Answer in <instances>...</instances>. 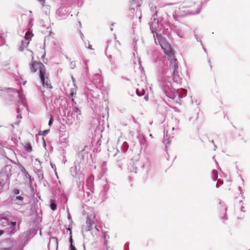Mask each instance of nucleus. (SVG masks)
Instances as JSON below:
<instances>
[{
  "mask_svg": "<svg viewBox=\"0 0 250 250\" xmlns=\"http://www.w3.org/2000/svg\"><path fill=\"white\" fill-rule=\"evenodd\" d=\"M74 111L75 112H80V109H79V108L77 107H75V110H74Z\"/></svg>",
  "mask_w": 250,
  "mask_h": 250,
  "instance_id": "13",
  "label": "nucleus"
},
{
  "mask_svg": "<svg viewBox=\"0 0 250 250\" xmlns=\"http://www.w3.org/2000/svg\"><path fill=\"white\" fill-rule=\"evenodd\" d=\"M167 59L169 61H170V66L172 67L174 69L173 73L175 75V73L176 72V69L178 68V61L177 59L175 58V54L173 55V56H170L167 58Z\"/></svg>",
  "mask_w": 250,
  "mask_h": 250,
  "instance_id": "5",
  "label": "nucleus"
},
{
  "mask_svg": "<svg viewBox=\"0 0 250 250\" xmlns=\"http://www.w3.org/2000/svg\"><path fill=\"white\" fill-rule=\"evenodd\" d=\"M24 147L25 149L28 152H31L32 150L31 145L29 143L26 144Z\"/></svg>",
  "mask_w": 250,
  "mask_h": 250,
  "instance_id": "6",
  "label": "nucleus"
},
{
  "mask_svg": "<svg viewBox=\"0 0 250 250\" xmlns=\"http://www.w3.org/2000/svg\"><path fill=\"white\" fill-rule=\"evenodd\" d=\"M9 241L10 242V245H9V247L7 248L0 249V250H11L12 248L13 247V245L12 241H11L10 240H9Z\"/></svg>",
  "mask_w": 250,
  "mask_h": 250,
  "instance_id": "7",
  "label": "nucleus"
},
{
  "mask_svg": "<svg viewBox=\"0 0 250 250\" xmlns=\"http://www.w3.org/2000/svg\"><path fill=\"white\" fill-rule=\"evenodd\" d=\"M16 198L18 200H21L22 201L23 199V198L21 196H18L16 197Z\"/></svg>",
  "mask_w": 250,
  "mask_h": 250,
  "instance_id": "14",
  "label": "nucleus"
},
{
  "mask_svg": "<svg viewBox=\"0 0 250 250\" xmlns=\"http://www.w3.org/2000/svg\"><path fill=\"white\" fill-rule=\"evenodd\" d=\"M70 249H71V250H76L75 246L73 245V244L70 245Z\"/></svg>",
  "mask_w": 250,
  "mask_h": 250,
  "instance_id": "12",
  "label": "nucleus"
},
{
  "mask_svg": "<svg viewBox=\"0 0 250 250\" xmlns=\"http://www.w3.org/2000/svg\"><path fill=\"white\" fill-rule=\"evenodd\" d=\"M14 193L16 194H18L19 193V190L18 189H15L14 190Z\"/></svg>",
  "mask_w": 250,
  "mask_h": 250,
  "instance_id": "17",
  "label": "nucleus"
},
{
  "mask_svg": "<svg viewBox=\"0 0 250 250\" xmlns=\"http://www.w3.org/2000/svg\"><path fill=\"white\" fill-rule=\"evenodd\" d=\"M74 94H76V93H74L72 90H71V92L70 93V95L71 96H73Z\"/></svg>",
  "mask_w": 250,
  "mask_h": 250,
  "instance_id": "16",
  "label": "nucleus"
},
{
  "mask_svg": "<svg viewBox=\"0 0 250 250\" xmlns=\"http://www.w3.org/2000/svg\"><path fill=\"white\" fill-rule=\"evenodd\" d=\"M88 48L91 49V50H93V48H92V46L91 44H88Z\"/></svg>",
  "mask_w": 250,
  "mask_h": 250,
  "instance_id": "18",
  "label": "nucleus"
},
{
  "mask_svg": "<svg viewBox=\"0 0 250 250\" xmlns=\"http://www.w3.org/2000/svg\"><path fill=\"white\" fill-rule=\"evenodd\" d=\"M32 36L33 35L32 34V33L27 32L25 34V39L29 40L30 38H31Z\"/></svg>",
  "mask_w": 250,
  "mask_h": 250,
  "instance_id": "10",
  "label": "nucleus"
},
{
  "mask_svg": "<svg viewBox=\"0 0 250 250\" xmlns=\"http://www.w3.org/2000/svg\"><path fill=\"white\" fill-rule=\"evenodd\" d=\"M50 208L52 209V210H55L56 209L57 205L55 204V203L54 202V200L51 201V203L50 204Z\"/></svg>",
  "mask_w": 250,
  "mask_h": 250,
  "instance_id": "8",
  "label": "nucleus"
},
{
  "mask_svg": "<svg viewBox=\"0 0 250 250\" xmlns=\"http://www.w3.org/2000/svg\"><path fill=\"white\" fill-rule=\"evenodd\" d=\"M49 129L45 130L43 131H40L39 132V134L40 135L45 136L49 132Z\"/></svg>",
  "mask_w": 250,
  "mask_h": 250,
  "instance_id": "9",
  "label": "nucleus"
},
{
  "mask_svg": "<svg viewBox=\"0 0 250 250\" xmlns=\"http://www.w3.org/2000/svg\"><path fill=\"white\" fill-rule=\"evenodd\" d=\"M34 57L32 56V61L29 64L30 72L35 75H38L44 87L47 88H52L51 84L48 82V79L46 75V69L43 63L33 60Z\"/></svg>",
  "mask_w": 250,
  "mask_h": 250,
  "instance_id": "1",
  "label": "nucleus"
},
{
  "mask_svg": "<svg viewBox=\"0 0 250 250\" xmlns=\"http://www.w3.org/2000/svg\"><path fill=\"white\" fill-rule=\"evenodd\" d=\"M95 217V214L93 213V217H90L87 216L86 218V227L85 228L86 231H90L91 230L92 226H94L95 228L98 231V229L97 228V225L95 224L94 219Z\"/></svg>",
  "mask_w": 250,
  "mask_h": 250,
  "instance_id": "4",
  "label": "nucleus"
},
{
  "mask_svg": "<svg viewBox=\"0 0 250 250\" xmlns=\"http://www.w3.org/2000/svg\"><path fill=\"white\" fill-rule=\"evenodd\" d=\"M42 4V5H43L44 2H45V0H38Z\"/></svg>",
  "mask_w": 250,
  "mask_h": 250,
  "instance_id": "15",
  "label": "nucleus"
},
{
  "mask_svg": "<svg viewBox=\"0 0 250 250\" xmlns=\"http://www.w3.org/2000/svg\"><path fill=\"white\" fill-rule=\"evenodd\" d=\"M156 36L161 48L163 49L164 53L167 56V58L169 57L173 56L175 53L169 43L162 38L160 35L157 34Z\"/></svg>",
  "mask_w": 250,
  "mask_h": 250,
  "instance_id": "2",
  "label": "nucleus"
},
{
  "mask_svg": "<svg viewBox=\"0 0 250 250\" xmlns=\"http://www.w3.org/2000/svg\"><path fill=\"white\" fill-rule=\"evenodd\" d=\"M179 9L181 12H186L188 14H196L200 11V7L198 4L193 3L186 5H180Z\"/></svg>",
  "mask_w": 250,
  "mask_h": 250,
  "instance_id": "3",
  "label": "nucleus"
},
{
  "mask_svg": "<svg viewBox=\"0 0 250 250\" xmlns=\"http://www.w3.org/2000/svg\"><path fill=\"white\" fill-rule=\"evenodd\" d=\"M4 231L2 230H0V235H1V234H2L3 233Z\"/></svg>",
  "mask_w": 250,
  "mask_h": 250,
  "instance_id": "22",
  "label": "nucleus"
},
{
  "mask_svg": "<svg viewBox=\"0 0 250 250\" xmlns=\"http://www.w3.org/2000/svg\"><path fill=\"white\" fill-rule=\"evenodd\" d=\"M16 223L15 222H12V226H15V225H16Z\"/></svg>",
  "mask_w": 250,
  "mask_h": 250,
  "instance_id": "21",
  "label": "nucleus"
},
{
  "mask_svg": "<svg viewBox=\"0 0 250 250\" xmlns=\"http://www.w3.org/2000/svg\"><path fill=\"white\" fill-rule=\"evenodd\" d=\"M70 245H71V244H72L73 240H72V236H70Z\"/></svg>",
  "mask_w": 250,
  "mask_h": 250,
  "instance_id": "19",
  "label": "nucleus"
},
{
  "mask_svg": "<svg viewBox=\"0 0 250 250\" xmlns=\"http://www.w3.org/2000/svg\"><path fill=\"white\" fill-rule=\"evenodd\" d=\"M106 250H114L111 247H107Z\"/></svg>",
  "mask_w": 250,
  "mask_h": 250,
  "instance_id": "20",
  "label": "nucleus"
},
{
  "mask_svg": "<svg viewBox=\"0 0 250 250\" xmlns=\"http://www.w3.org/2000/svg\"><path fill=\"white\" fill-rule=\"evenodd\" d=\"M53 122V117L52 115L50 116V120L48 122V125L51 126Z\"/></svg>",
  "mask_w": 250,
  "mask_h": 250,
  "instance_id": "11",
  "label": "nucleus"
}]
</instances>
